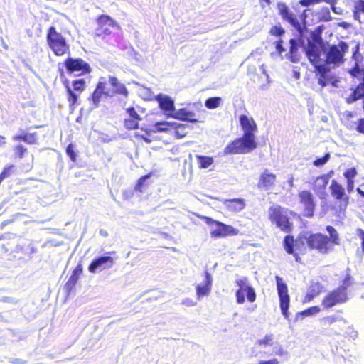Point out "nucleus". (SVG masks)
I'll return each mask as SVG.
<instances>
[{
    "label": "nucleus",
    "mask_w": 364,
    "mask_h": 364,
    "mask_svg": "<svg viewBox=\"0 0 364 364\" xmlns=\"http://www.w3.org/2000/svg\"><path fill=\"white\" fill-rule=\"evenodd\" d=\"M196 159L200 168H206L213 163V159L211 156H197Z\"/></svg>",
    "instance_id": "a19ab883"
},
{
    "label": "nucleus",
    "mask_w": 364,
    "mask_h": 364,
    "mask_svg": "<svg viewBox=\"0 0 364 364\" xmlns=\"http://www.w3.org/2000/svg\"><path fill=\"white\" fill-rule=\"evenodd\" d=\"M16 166L14 164H10L5 166L0 173V184L4 180L11 177L15 172Z\"/></svg>",
    "instance_id": "4c0bfd02"
},
{
    "label": "nucleus",
    "mask_w": 364,
    "mask_h": 364,
    "mask_svg": "<svg viewBox=\"0 0 364 364\" xmlns=\"http://www.w3.org/2000/svg\"><path fill=\"white\" fill-rule=\"evenodd\" d=\"M46 41L55 55L63 56L70 54V45L55 26H52L48 28Z\"/></svg>",
    "instance_id": "20e7f679"
},
{
    "label": "nucleus",
    "mask_w": 364,
    "mask_h": 364,
    "mask_svg": "<svg viewBox=\"0 0 364 364\" xmlns=\"http://www.w3.org/2000/svg\"><path fill=\"white\" fill-rule=\"evenodd\" d=\"M6 143V137L2 135H0V146H4Z\"/></svg>",
    "instance_id": "69168bd1"
},
{
    "label": "nucleus",
    "mask_w": 364,
    "mask_h": 364,
    "mask_svg": "<svg viewBox=\"0 0 364 364\" xmlns=\"http://www.w3.org/2000/svg\"><path fill=\"white\" fill-rule=\"evenodd\" d=\"M330 157L331 154L330 153L328 152L323 157L317 158L316 159H315L313 161V164L316 167L321 166L328 161Z\"/></svg>",
    "instance_id": "a18cd8bd"
},
{
    "label": "nucleus",
    "mask_w": 364,
    "mask_h": 364,
    "mask_svg": "<svg viewBox=\"0 0 364 364\" xmlns=\"http://www.w3.org/2000/svg\"><path fill=\"white\" fill-rule=\"evenodd\" d=\"M353 283V279L350 274H347L343 279L341 284L336 289H340V291L344 292L346 295H348V288L350 287Z\"/></svg>",
    "instance_id": "e433bc0d"
},
{
    "label": "nucleus",
    "mask_w": 364,
    "mask_h": 364,
    "mask_svg": "<svg viewBox=\"0 0 364 364\" xmlns=\"http://www.w3.org/2000/svg\"><path fill=\"white\" fill-rule=\"evenodd\" d=\"M331 171L329 173H332ZM330 174H322L314 178L312 182L310 183L311 189L316 194V196L321 200L326 199L328 196L326 193V187L328 183Z\"/></svg>",
    "instance_id": "6ab92c4d"
},
{
    "label": "nucleus",
    "mask_w": 364,
    "mask_h": 364,
    "mask_svg": "<svg viewBox=\"0 0 364 364\" xmlns=\"http://www.w3.org/2000/svg\"><path fill=\"white\" fill-rule=\"evenodd\" d=\"M275 280L281 311L282 315L288 318L289 316L288 310L290 305V296L288 293V287L280 277L276 276Z\"/></svg>",
    "instance_id": "ddd939ff"
},
{
    "label": "nucleus",
    "mask_w": 364,
    "mask_h": 364,
    "mask_svg": "<svg viewBox=\"0 0 364 364\" xmlns=\"http://www.w3.org/2000/svg\"><path fill=\"white\" fill-rule=\"evenodd\" d=\"M354 6L356 9H358L361 14H364V0H357L355 2Z\"/></svg>",
    "instance_id": "8fccbe9b"
},
{
    "label": "nucleus",
    "mask_w": 364,
    "mask_h": 364,
    "mask_svg": "<svg viewBox=\"0 0 364 364\" xmlns=\"http://www.w3.org/2000/svg\"><path fill=\"white\" fill-rule=\"evenodd\" d=\"M357 192L360 196L364 198V191L363 190H361L360 188H358Z\"/></svg>",
    "instance_id": "338daca9"
},
{
    "label": "nucleus",
    "mask_w": 364,
    "mask_h": 364,
    "mask_svg": "<svg viewBox=\"0 0 364 364\" xmlns=\"http://www.w3.org/2000/svg\"><path fill=\"white\" fill-rule=\"evenodd\" d=\"M346 116L348 117H353V114L352 112H346Z\"/></svg>",
    "instance_id": "774afa93"
},
{
    "label": "nucleus",
    "mask_w": 364,
    "mask_h": 364,
    "mask_svg": "<svg viewBox=\"0 0 364 364\" xmlns=\"http://www.w3.org/2000/svg\"><path fill=\"white\" fill-rule=\"evenodd\" d=\"M223 203L228 211L234 213L242 210L245 206V200L241 198L225 199Z\"/></svg>",
    "instance_id": "c756f323"
},
{
    "label": "nucleus",
    "mask_w": 364,
    "mask_h": 364,
    "mask_svg": "<svg viewBox=\"0 0 364 364\" xmlns=\"http://www.w3.org/2000/svg\"><path fill=\"white\" fill-rule=\"evenodd\" d=\"M188 133V126L184 124L173 122L171 134L177 139H181L186 136Z\"/></svg>",
    "instance_id": "473e14b6"
},
{
    "label": "nucleus",
    "mask_w": 364,
    "mask_h": 364,
    "mask_svg": "<svg viewBox=\"0 0 364 364\" xmlns=\"http://www.w3.org/2000/svg\"><path fill=\"white\" fill-rule=\"evenodd\" d=\"M359 50H360V43H358L356 44V46L353 48V50L352 58L354 60L357 59V55L359 54Z\"/></svg>",
    "instance_id": "6e6d98bb"
},
{
    "label": "nucleus",
    "mask_w": 364,
    "mask_h": 364,
    "mask_svg": "<svg viewBox=\"0 0 364 364\" xmlns=\"http://www.w3.org/2000/svg\"><path fill=\"white\" fill-rule=\"evenodd\" d=\"M348 300V295L335 289L328 292L322 299L321 305L325 309H329L338 304L346 303Z\"/></svg>",
    "instance_id": "f3484780"
},
{
    "label": "nucleus",
    "mask_w": 364,
    "mask_h": 364,
    "mask_svg": "<svg viewBox=\"0 0 364 364\" xmlns=\"http://www.w3.org/2000/svg\"><path fill=\"white\" fill-rule=\"evenodd\" d=\"M159 108L166 114H171L174 110V102L166 95H158L156 97Z\"/></svg>",
    "instance_id": "cd10ccee"
},
{
    "label": "nucleus",
    "mask_w": 364,
    "mask_h": 364,
    "mask_svg": "<svg viewBox=\"0 0 364 364\" xmlns=\"http://www.w3.org/2000/svg\"><path fill=\"white\" fill-rule=\"evenodd\" d=\"M354 188V181H347V191L351 193Z\"/></svg>",
    "instance_id": "13d9d810"
},
{
    "label": "nucleus",
    "mask_w": 364,
    "mask_h": 364,
    "mask_svg": "<svg viewBox=\"0 0 364 364\" xmlns=\"http://www.w3.org/2000/svg\"><path fill=\"white\" fill-rule=\"evenodd\" d=\"M295 12H293L284 3L279 2L277 4L279 14L282 18L289 23L294 28L297 30L301 29V20H304V11L301 13L296 8L293 7Z\"/></svg>",
    "instance_id": "9b49d317"
},
{
    "label": "nucleus",
    "mask_w": 364,
    "mask_h": 364,
    "mask_svg": "<svg viewBox=\"0 0 364 364\" xmlns=\"http://www.w3.org/2000/svg\"><path fill=\"white\" fill-rule=\"evenodd\" d=\"M353 17L355 20L360 19L361 13L358 9H356L355 7L353 9Z\"/></svg>",
    "instance_id": "052dcab7"
},
{
    "label": "nucleus",
    "mask_w": 364,
    "mask_h": 364,
    "mask_svg": "<svg viewBox=\"0 0 364 364\" xmlns=\"http://www.w3.org/2000/svg\"><path fill=\"white\" fill-rule=\"evenodd\" d=\"M328 236L321 233H310L305 237L307 247L311 250H316L321 255L329 254L335 245L340 244V236L334 227L327 225L326 228Z\"/></svg>",
    "instance_id": "f03ea898"
},
{
    "label": "nucleus",
    "mask_w": 364,
    "mask_h": 364,
    "mask_svg": "<svg viewBox=\"0 0 364 364\" xmlns=\"http://www.w3.org/2000/svg\"><path fill=\"white\" fill-rule=\"evenodd\" d=\"M64 65L69 73H77V75L90 74L92 68L88 63L83 59L68 57L64 61Z\"/></svg>",
    "instance_id": "2eb2a0df"
},
{
    "label": "nucleus",
    "mask_w": 364,
    "mask_h": 364,
    "mask_svg": "<svg viewBox=\"0 0 364 364\" xmlns=\"http://www.w3.org/2000/svg\"><path fill=\"white\" fill-rule=\"evenodd\" d=\"M331 196L335 200L331 209L336 215L344 213L349 204V196L346 193L344 187L336 180H332L329 186Z\"/></svg>",
    "instance_id": "39448f33"
},
{
    "label": "nucleus",
    "mask_w": 364,
    "mask_h": 364,
    "mask_svg": "<svg viewBox=\"0 0 364 364\" xmlns=\"http://www.w3.org/2000/svg\"><path fill=\"white\" fill-rule=\"evenodd\" d=\"M312 4H319L321 2H326L330 5L336 4V0H311Z\"/></svg>",
    "instance_id": "5fc2aeb1"
},
{
    "label": "nucleus",
    "mask_w": 364,
    "mask_h": 364,
    "mask_svg": "<svg viewBox=\"0 0 364 364\" xmlns=\"http://www.w3.org/2000/svg\"><path fill=\"white\" fill-rule=\"evenodd\" d=\"M83 272V265L82 262H79L72 272V274L65 284V289L67 292H70L75 288L80 275Z\"/></svg>",
    "instance_id": "bb28decb"
},
{
    "label": "nucleus",
    "mask_w": 364,
    "mask_h": 364,
    "mask_svg": "<svg viewBox=\"0 0 364 364\" xmlns=\"http://www.w3.org/2000/svg\"><path fill=\"white\" fill-rule=\"evenodd\" d=\"M299 3L303 6H309L310 5H312L311 0H300Z\"/></svg>",
    "instance_id": "bf43d9fd"
},
{
    "label": "nucleus",
    "mask_w": 364,
    "mask_h": 364,
    "mask_svg": "<svg viewBox=\"0 0 364 364\" xmlns=\"http://www.w3.org/2000/svg\"><path fill=\"white\" fill-rule=\"evenodd\" d=\"M321 311V309L318 306H313L311 307H309L306 309H304L301 312L299 313V314L302 315L303 316H313L318 314Z\"/></svg>",
    "instance_id": "37998d69"
},
{
    "label": "nucleus",
    "mask_w": 364,
    "mask_h": 364,
    "mask_svg": "<svg viewBox=\"0 0 364 364\" xmlns=\"http://www.w3.org/2000/svg\"><path fill=\"white\" fill-rule=\"evenodd\" d=\"M349 46L345 41H339L337 45L329 46L325 53L324 63L338 66L344 62V55L348 51Z\"/></svg>",
    "instance_id": "0eeeda50"
},
{
    "label": "nucleus",
    "mask_w": 364,
    "mask_h": 364,
    "mask_svg": "<svg viewBox=\"0 0 364 364\" xmlns=\"http://www.w3.org/2000/svg\"><path fill=\"white\" fill-rule=\"evenodd\" d=\"M173 122H168L166 121L156 122L153 125V128L151 131L153 132H167L169 134H171V127Z\"/></svg>",
    "instance_id": "f704fd0d"
},
{
    "label": "nucleus",
    "mask_w": 364,
    "mask_h": 364,
    "mask_svg": "<svg viewBox=\"0 0 364 364\" xmlns=\"http://www.w3.org/2000/svg\"><path fill=\"white\" fill-rule=\"evenodd\" d=\"M203 276L205 277L203 284L197 285L196 287V296L198 299L208 295L212 288L213 278L211 274L206 270L204 272Z\"/></svg>",
    "instance_id": "a878e982"
},
{
    "label": "nucleus",
    "mask_w": 364,
    "mask_h": 364,
    "mask_svg": "<svg viewBox=\"0 0 364 364\" xmlns=\"http://www.w3.org/2000/svg\"><path fill=\"white\" fill-rule=\"evenodd\" d=\"M12 139L14 141H22L27 144H36L38 143V136L36 132L21 133L13 136Z\"/></svg>",
    "instance_id": "2f4dec72"
},
{
    "label": "nucleus",
    "mask_w": 364,
    "mask_h": 364,
    "mask_svg": "<svg viewBox=\"0 0 364 364\" xmlns=\"http://www.w3.org/2000/svg\"><path fill=\"white\" fill-rule=\"evenodd\" d=\"M172 116L173 118L178 119V120H181V121H185V122H192V123L201 122V121L199 120V119L196 117V114L193 112L190 111V110L187 109L186 108L179 109L174 114V115H172Z\"/></svg>",
    "instance_id": "c85d7f7f"
},
{
    "label": "nucleus",
    "mask_w": 364,
    "mask_h": 364,
    "mask_svg": "<svg viewBox=\"0 0 364 364\" xmlns=\"http://www.w3.org/2000/svg\"><path fill=\"white\" fill-rule=\"evenodd\" d=\"M322 19L325 21H330L332 20V17L328 9H325L323 10Z\"/></svg>",
    "instance_id": "3c124183"
},
{
    "label": "nucleus",
    "mask_w": 364,
    "mask_h": 364,
    "mask_svg": "<svg viewBox=\"0 0 364 364\" xmlns=\"http://www.w3.org/2000/svg\"><path fill=\"white\" fill-rule=\"evenodd\" d=\"M305 51L309 62L314 68L324 63V60L322 58V50L315 43L309 42Z\"/></svg>",
    "instance_id": "aec40b11"
},
{
    "label": "nucleus",
    "mask_w": 364,
    "mask_h": 364,
    "mask_svg": "<svg viewBox=\"0 0 364 364\" xmlns=\"http://www.w3.org/2000/svg\"><path fill=\"white\" fill-rule=\"evenodd\" d=\"M259 3L262 6H269L271 4V0H259Z\"/></svg>",
    "instance_id": "e2e57ef3"
},
{
    "label": "nucleus",
    "mask_w": 364,
    "mask_h": 364,
    "mask_svg": "<svg viewBox=\"0 0 364 364\" xmlns=\"http://www.w3.org/2000/svg\"><path fill=\"white\" fill-rule=\"evenodd\" d=\"M283 41L282 40H279L276 42V50L279 54H282L283 52H284V48L282 46Z\"/></svg>",
    "instance_id": "864d4df0"
},
{
    "label": "nucleus",
    "mask_w": 364,
    "mask_h": 364,
    "mask_svg": "<svg viewBox=\"0 0 364 364\" xmlns=\"http://www.w3.org/2000/svg\"><path fill=\"white\" fill-rule=\"evenodd\" d=\"M114 265V259L110 256H101L94 259L88 266L91 273H96L106 269L112 268Z\"/></svg>",
    "instance_id": "412c9836"
},
{
    "label": "nucleus",
    "mask_w": 364,
    "mask_h": 364,
    "mask_svg": "<svg viewBox=\"0 0 364 364\" xmlns=\"http://www.w3.org/2000/svg\"><path fill=\"white\" fill-rule=\"evenodd\" d=\"M323 291V286L318 282H312L311 283L308 291L304 296V302H310L312 301L316 296H318Z\"/></svg>",
    "instance_id": "7c9ffc66"
},
{
    "label": "nucleus",
    "mask_w": 364,
    "mask_h": 364,
    "mask_svg": "<svg viewBox=\"0 0 364 364\" xmlns=\"http://www.w3.org/2000/svg\"><path fill=\"white\" fill-rule=\"evenodd\" d=\"M197 217L204 221L207 225H215L216 228L210 231V236L213 238L235 236L239 234V230L232 225L225 224L208 216L197 215Z\"/></svg>",
    "instance_id": "6e6552de"
},
{
    "label": "nucleus",
    "mask_w": 364,
    "mask_h": 364,
    "mask_svg": "<svg viewBox=\"0 0 364 364\" xmlns=\"http://www.w3.org/2000/svg\"><path fill=\"white\" fill-rule=\"evenodd\" d=\"M290 49L289 53V59L293 63H298L301 59V54L299 53V45L296 39L289 41Z\"/></svg>",
    "instance_id": "72a5a7b5"
},
{
    "label": "nucleus",
    "mask_w": 364,
    "mask_h": 364,
    "mask_svg": "<svg viewBox=\"0 0 364 364\" xmlns=\"http://www.w3.org/2000/svg\"><path fill=\"white\" fill-rule=\"evenodd\" d=\"M277 363H278L277 360L275 359H273V360L262 361L259 364H277Z\"/></svg>",
    "instance_id": "680f3d73"
},
{
    "label": "nucleus",
    "mask_w": 364,
    "mask_h": 364,
    "mask_svg": "<svg viewBox=\"0 0 364 364\" xmlns=\"http://www.w3.org/2000/svg\"><path fill=\"white\" fill-rule=\"evenodd\" d=\"M332 11L336 14H343V9L341 7H336L335 6V4L331 5Z\"/></svg>",
    "instance_id": "4d7b16f0"
},
{
    "label": "nucleus",
    "mask_w": 364,
    "mask_h": 364,
    "mask_svg": "<svg viewBox=\"0 0 364 364\" xmlns=\"http://www.w3.org/2000/svg\"><path fill=\"white\" fill-rule=\"evenodd\" d=\"M235 284L238 287L235 291L236 302L242 304L247 301L253 303L256 301L257 295L255 289L250 284L247 277H242L235 280Z\"/></svg>",
    "instance_id": "9d476101"
},
{
    "label": "nucleus",
    "mask_w": 364,
    "mask_h": 364,
    "mask_svg": "<svg viewBox=\"0 0 364 364\" xmlns=\"http://www.w3.org/2000/svg\"><path fill=\"white\" fill-rule=\"evenodd\" d=\"M276 181V174L270 172L268 169H264L259 177L257 186L260 190H269L275 186Z\"/></svg>",
    "instance_id": "4be33fe9"
},
{
    "label": "nucleus",
    "mask_w": 364,
    "mask_h": 364,
    "mask_svg": "<svg viewBox=\"0 0 364 364\" xmlns=\"http://www.w3.org/2000/svg\"><path fill=\"white\" fill-rule=\"evenodd\" d=\"M358 172L355 168L352 167L346 170L343 173V176L346 181H354V178L357 176Z\"/></svg>",
    "instance_id": "49530a36"
},
{
    "label": "nucleus",
    "mask_w": 364,
    "mask_h": 364,
    "mask_svg": "<svg viewBox=\"0 0 364 364\" xmlns=\"http://www.w3.org/2000/svg\"><path fill=\"white\" fill-rule=\"evenodd\" d=\"M65 151L70 160L75 162L77 159V155L75 151V145L73 144H69L66 147Z\"/></svg>",
    "instance_id": "de8ad7c7"
},
{
    "label": "nucleus",
    "mask_w": 364,
    "mask_h": 364,
    "mask_svg": "<svg viewBox=\"0 0 364 364\" xmlns=\"http://www.w3.org/2000/svg\"><path fill=\"white\" fill-rule=\"evenodd\" d=\"M152 175V173H149L140 177L134 186V191L139 193H143L148 187L149 183L146 181Z\"/></svg>",
    "instance_id": "c9c22d12"
},
{
    "label": "nucleus",
    "mask_w": 364,
    "mask_h": 364,
    "mask_svg": "<svg viewBox=\"0 0 364 364\" xmlns=\"http://www.w3.org/2000/svg\"><path fill=\"white\" fill-rule=\"evenodd\" d=\"M240 124L243 130L242 136L230 141L224 149L225 154H242L250 153L257 146L255 133L257 126L252 117L242 114L239 117Z\"/></svg>",
    "instance_id": "f257e3e1"
},
{
    "label": "nucleus",
    "mask_w": 364,
    "mask_h": 364,
    "mask_svg": "<svg viewBox=\"0 0 364 364\" xmlns=\"http://www.w3.org/2000/svg\"><path fill=\"white\" fill-rule=\"evenodd\" d=\"M109 82L112 87V89H107L109 91L107 95L109 97H112L117 95H122L127 97L128 96L129 92L126 86L123 83H121L116 77L109 76Z\"/></svg>",
    "instance_id": "b1692460"
},
{
    "label": "nucleus",
    "mask_w": 364,
    "mask_h": 364,
    "mask_svg": "<svg viewBox=\"0 0 364 364\" xmlns=\"http://www.w3.org/2000/svg\"><path fill=\"white\" fill-rule=\"evenodd\" d=\"M314 73L321 89L329 84H333L334 77L331 74L329 65L324 63L323 65H316L314 68Z\"/></svg>",
    "instance_id": "a211bd4d"
},
{
    "label": "nucleus",
    "mask_w": 364,
    "mask_h": 364,
    "mask_svg": "<svg viewBox=\"0 0 364 364\" xmlns=\"http://www.w3.org/2000/svg\"><path fill=\"white\" fill-rule=\"evenodd\" d=\"M95 22L96 28L94 32V36L95 38L105 39L112 33V29L119 28L117 22L107 14L98 16Z\"/></svg>",
    "instance_id": "1a4fd4ad"
},
{
    "label": "nucleus",
    "mask_w": 364,
    "mask_h": 364,
    "mask_svg": "<svg viewBox=\"0 0 364 364\" xmlns=\"http://www.w3.org/2000/svg\"><path fill=\"white\" fill-rule=\"evenodd\" d=\"M356 129L359 133L364 134V118L358 121Z\"/></svg>",
    "instance_id": "603ef678"
},
{
    "label": "nucleus",
    "mask_w": 364,
    "mask_h": 364,
    "mask_svg": "<svg viewBox=\"0 0 364 364\" xmlns=\"http://www.w3.org/2000/svg\"><path fill=\"white\" fill-rule=\"evenodd\" d=\"M128 118L124 120V127L127 130H134L139 128V122L141 120L140 115L134 107L127 108Z\"/></svg>",
    "instance_id": "393cba45"
},
{
    "label": "nucleus",
    "mask_w": 364,
    "mask_h": 364,
    "mask_svg": "<svg viewBox=\"0 0 364 364\" xmlns=\"http://www.w3.org/2000/svg\"><path fill=\"white\" fill-rule=\"evenodd\" d=\"M221 101L220 97H209L205 100V106L209 109H214L220 106Z\"/></svg>",
    "instance_id": "58836bf2"
},
{
    "label": "nucleus",
    "mask_w": 364,
    "mask_h": 364,
    "mask_svg": "<svg viewBox=\"0 0 364 364\" xmlns=\"http://www.w3.org/2000/svg\"><path fill=\"white\" fill-rule=\"evenodd\" d=\"M73 88L68 84L65 85L67 99L70 109H75L78 104V97L86 88V82L83 78L75 80L72 82Z\"/></svg>",
    "instance_id": "4468645a"
},
{
    "label": "nucleus",
    "mask_w": 364,
    "mask_h": 364,
    "mask_svg": "<svg viewBox=\"0 0 364 364\" xmlns=\"http://www.w3.org/2000/svg\"><path fill=\"white\" fill-rule=\"evenodd\" d=\"M338 26L342 27L343 28H348L350 26V25L348 23L343 21L338 23Z\"/></svg>",
    "instance_id": "0e129e2a"
},
{
    "label": "nucleus",
    "mask_w": 364,
    "mask_h": 364,
    "mask_svg": "<svg viewBox=\"0 0 364 364\" xmlns=\"http://www.w3.org/2000/svg\"><path fill=\"white\" fill-rule=\"evenodd\" d=\"M106 85L105 82H98L92 94L88 98V100L92 102L93 107L97 108L100 106V103L103 97L105 98L109 97L107 95L109 91Z\"/></svg>",
    "instance_id": "5701e85b"
},
{
    "label": "nucleus",
    "mask_w": 364,
    "mask_h": 364,
    "mask_svg": "<svg viewBox=\"0 0 364 364\" xmlns=\"http://www.w3.org/2000/svg\"><path fill=\"white\" fill-rule=\"evenodd\" d=\"M294 212L279 205H272L268 210V219L280 230L289 233L293 230V223L289 215H294Z\"/></svg>",
    "instance_id": "7ed1b4c3"
},
{
    "label": "nucleus",
    "mask_w": 364,
    "mask_h": 364,
    "mask_svg": "<svg viewBox=\"0 0 364 364\" xmlns=\"http://www.w3.org/2000/svg\"><path fill=\"white\" fill-rule=\"evenodd\" d=\"M298 198L301 206L302 215L307 218H312L316 207L313 193L309 190H303L298 193Z\"/></svg>",
    "instance_id": "f8f14e48"
},
{
    "label": "nucleus",
    "mask_w": 364,
    "mask_h": 364,
    "mask_svg": "<svg viewBox=\"0 0 364 364\" xmlns=\"http://www.w3.org/2000/svg\"><path fill=\"white\" fill-rule=\"evenodd\" d=\"M321 322L324 331L333 334H339L343 331V326L346 323V320L341 316L329 315L323 317Z\"/></svg>",
    "instance_id": "dca6fc26"
},
{
    "label": "nucleus",
    "mask_w": 364,
    "mask_h": 364,
    "mask_svg": "<svg viewBox=\"0 0 364 364\" xmlns=\"http://www.w3.org/2000/svg\"><path fill=\"white\" fill-rule=\"evenodd\" d=\"M27 151V149L22 144H18L14 147V156L18 159H22Z\"/></svg>",
    "instance_id": "c03bdc74"
},
{
    "label": "nucleus",
    "mask_w": 364,
    "mask_h": 364,
    "mask_svg": "<svg viewBox=\"0 0 364 364\" xmlns=\"http://www.w3.org/2000/svg\"><path fill=\"white\" fill-rule=\"evenodd\" d=\"M257 343L259 346L267 347L268 346H273L277 343V342L274 341V338L272 334H268L263 338L258 340Z\"/></svg>",
    "instance_id": "79ce46f5"
},
{
    "label": "nucleus",
    "mask_w": 364,
    "mask_h": 364,
    "mask_svg": "<svg viewBox=\"0 0 364 364\" xmlns=\"http://www.w3.org/2000/svg\"><path fill=\"white\" fill-rule=\"evenodd\" d=\"M364 97V82L359 84L350 95V102Z\"/></svg>",
    "instance_id": "ea45409f"
},
{
    "label": "nucleus",
    "mask_w": 364,
    "mask_h": 364,
    "mask_svg": "<svg viewBox=\"0 0 364 364\" xmlns=\"http://www.w3.org/2000/svg\"><path fill=\"white\" fill-rule=\"evenodd\" d=\"M282 246L287 254L292 255L296 262L303 264L301 255L306 254V246L301 238L295 239L292 235L288 234L283 239Z\"/></svg>",
    "instance_id": "423d86ee"
},
{
    "label": "nucleus",
    "mask_w": 364,
    "mask_h": 364,
    "mask_svg": "<svg viewBox=\"0 0 364 364\" xmlns=\"http://www.w3.org/2000/svg\"><path fill=\"white\" fill-rule=\"evenodd\" d=\"M270 33L272 36H280L284 33V30L280 26H273L270 29Z\"/></svg>",
    "instance_id": "09e8293b"
}]
</instances>
